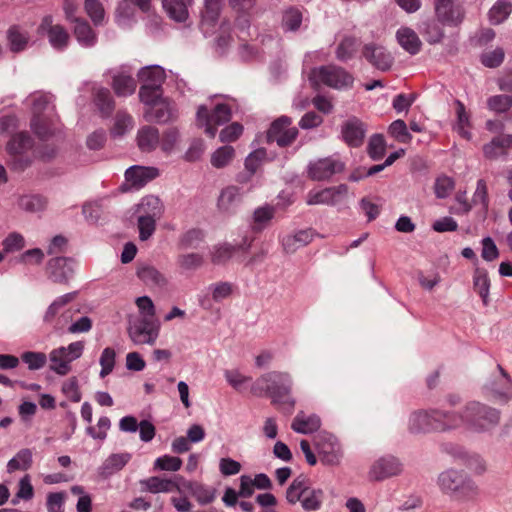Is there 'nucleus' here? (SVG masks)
Listing matches in <instances>:
<instances>
[{"instance_id": "f257e3e1", "label": "nucleus", "mask_w": 512, "mask_h": 512, "mask_svg": "<svg viewBox=\"0 0 512 512\" xmlns=\"http://www.w3.org/2000/svg\"><path fill=\"white\" fill-rule=\"evenodd\" d=\"M293 381L286 372L270 371L259 378L251 386L254 396H268L272 404L286 414H291L295 407V400L291 396Z\"/></svg>"}, {"instance_id": "f03ea898", "label": "nucleus", "mask_w": 512, "mask_h": 512, "mask_svg": "<svg viewBox=\"0 0 512 512\" xmlns=\"http://www.w3.org/2000/svg\"><path fill=\"white\" fill-rule=\"evenodd\" d=\"M452 429L464 425L468 430L483 433L494 429L500 422V411L479 401H470L460 414L450 413Z\"/></svg>"}, {"instance_id": "7ed1b4c3", "label": "nucleus", "mask_w": 512, "mask_h": 512, "mask_svg": "<svg viewBox=\"0 0 512 512\" xmlns=\"http://www.w3.org/2000/svg\"><path fill=\"white\" fill-rule=\"evenodd\" d=\"M438 485L444 494L462 503L476 501L480 495L476 481L463 470L451 468L441 472Z\"/></svg>"}, {"instance_id": "20e7f679", "label": "nucleus", "mask_w": 512, "mask_h": 512, "mask_svg": "<svg viewBox=\"0 0 512 512\" xmlns=\"http://www.w3.org/2000/svg\"><path fill=\"white\" fill-rule=\"evenodd\" d=\"M10 155V167L15 171H23L36 158L33 139L27 132L15 134L7 144Z\"/></svg>"}, {"instance_id": "39448f33", "label": "nucleus", "mask_w": 512, "mask_h": 512, "mask_svg": "<svg viewBox=\"0 0 512 512\" xmlns=\"http://www.w3.org/2000/svg\"><path fill=\"white\" fill-rule=\"evenodd\" d=\"M450 416L449 412L441 410L414 412L409 418V430L412 433H426L452 429Z\"/></svg>"}, {"instance_id": "423d86ee", "label": "nucleus", "mask_w": 512, "mask_h": 512, "mask_svg": "<svg viewBox=\"0 0 512 512\" xmlns=\"http://www.w3.org/2000/svg\"><path fill=\"white\" fill-rule=\"evenodd\" d=\"M33 118L31 128L42 140H46L56 131V122L44 112L48 109L51 96L44 93H35L31 96Z\"/></svg>"}, {"instance_id": "0eeeda50", "label": "nucleus", "mask_w": 512, "mask_h": 512, "mask_svg": "<svg viewBox=\"0 0 512 512\" xmlns=\"http://www.w3.org/2000/svg\"><path fill=\"white\" fill-rule=\"evenodd\" d=\"M310 79L315 84H323L334 89L351 87L354 81L350 73L336 65L314 68L310 73Z\"/></svg>"}, {"instance_id": "6e6552de", "label": "nucleus", "mask_w": 512, "mask_h": 512, "mask_svg": "<svg viewBox=\"0 0 512 512\" xmlns=\"http://www.w3.org/2000/svg\"><path fill=\"white\" fill-rule=\"evenodd\" d=\"M83 349L84 344L81 341L53 349L49 354L50 369L58 375H67L71 371V362L81 357Z\"/></svg>"}, {"instance_id": "1a4fd4ad", "label": "nucleus", "mask_w": 512, "mask_h": 512, "mask_svg": "<svg viewBox=\"0 0 512 512\" xmlns=\"http://www.w3.org/2000/svg\"><path fill=\"white\" fill-rule=\"evenodd\" d=\"M230 119L231 109L227 104H217L211 112L204 105L199 106L197 110V123L205 128V133L210 138L215 137L218 126L227 123Z\"/></svg>"}, {"instance_id": "9d476101", "label": "nucleus", "mask_w": 512, "mask_h": 512, "mask_svg": "<svg viewBox=\"0 0 512 512\" xmlns=\"http://www.w3.org/2000/svg\"><path fill=\"white\" fill-rule=\"evenodd\" d=\"M315 446L323 464L334 466L340 463L341 446L334 435L326 432L319 433L315 438Z\"/></svg>"}, {"instance_id": "9b49d317", "label": "nucleus", "mask_w": 512, "mask_h": 512, "mask_svg": "<svg viewBox=\"0 0 512 512\" xmlns=\"http://www.w3.org/2000/svg\"><path fill=\"white\" fill-rule=\"evenodd\" d=\"M437 20L447 26L457 27L465 18L463 5L455 0H433Z\"/></svg>"}, {"instance_id": "f8f14e48", "label": "nucleus", "mask_w": 512, "mask_h": 512, "mask_svg": "<svg viewBox=\"0 0 512 512\" xmlns=\"http://www.w3.org/2000/svg\"><path fill=\"white\" fill-rule=\"evenodd\" d=\"M292 120L287 116H281L272 122L268 132L267 141L276 142L279 147L290 146L298 136V129L292 127Z\"/></svg>"}, {"instance_id": "ddd939ff", "label": "nucleus", "mask_w": 512, "mask_h": 512, "mask_svg": "<svg viewBox=\"0 0 512 512\" xmlns=\"http://www.w3.org/2000/svg\"><path fill=\"white\" fill-rule=\"evenodd\" d=\"M500 375L488 381L484 387V394L495 401L507 402L511 398L512 379L507 371L500 365H497Z\"/></svg>"}, {"instance_id": "4468645a", "label": "nucleus", "mask_w": 512, "mask_h": 512, "mask_svg": "<svg viewBox=\"0 0 512 512\" xmlns=\"http://www.w3.org/2000/svg\"><path fill=\"white\" fill-rule=\"evenodd\" d=\"M130 339L135 344H154L158 337L155 321L137 319L128 328Z\"/></svg>"}, {"instance_id": "2eb2a0df", "label": "nucleus", "mask_w": 512, "mask_h": 512, "mask_svg": "<svg viewBox=\"0 0 512 512\" xmlns=\"http://www.w3.org/2000/svg\"><path fill=\"white\" fill-rule=\"evenodd\" d=\"M76 296V293H67L55 299L52 304L48 307L45 315L44 321L48 324H52L53 327L57 330L62 329L64 325L67 323L70 318V311H66L60 315V317L56 318V316L60 313V310L69 302H71Z\"/></svg>"}, {"instance_id": "dca6fc26", "label": "nucleus", "mask_w": 512, "mask_h": 512, "mask_svg": "<svg viewBox=\"0 0 512 512\" xmlns=\"http://www.w3.org/2000/svg\"><path fill=\"white\" fill-rule=\"evenodd\" d=\"M348 193V187L341 184L337 187L325 188L321 191H310L307 195L308 205L326 204L335 205L340 202Z\"/></svg>"}, {"instance_id": "f3484780", "label": "nucleus", "mask_w": 512, "mask_h": 512, "mask_svg": "<svg viewBox=\"0 0 512 512\" xmlns=\"http://www.w3.org/2000/svg\"><path fill=\"white\" fill-rule=\"evenodd\" d=\"M341 135L344 142L350 147H360L365 139L366 126L357 117L353 116L343 122Z\"/></svg>"}, {"instance_id": "a211bd4d", "label": "nucleus", "mask_w": 512, "mask_h": 512, "mask_svg": "<svg viewBox=\"0 0 512 512\" xmlns=\"http://www.w3.org/2000/svg\"><path fill=\"white\" fill-rule=\"evenodd\" d=\"M344 165L333 158H323L309 165V177L316 181L329 179L343 170Z\"/></svg>"}, {"instance_id": "6ab92c4d", "label": "nucleus", "mask_w": 512, "mask_h": 512, "mask_svg": "<svg viewBox=\"0 0 512 512\" xmlns=\"http://www.w3.org/2000/svg\"><path fill=\"white\" fill-rule=\"evenodd\" d=\"M445 449L454 458L461 460L475 474L481 475L487 470L486 461L481 455L466 452L463 448L454 445H447Z\"/></svg>"}, {"instance_id": "aec40b11", "label": "nucleus", "mask_w": 512, "mask_h": 512, "mask_svg": "<svg viewBox=\"0 0 512 512\" xmlns=\"http://www.w3.org/2000/svg\"><path fill=\"white\" fill-rule=\"evenodd\" d=\"M362 53L371 65L381 71H388L393 64L392 55L382 46L366 44Z\"/></svg>"}, {"instance_id": "412c9836", "label": "nucleus", "mask_w": 512, "mask_h": 512, "mask_svg": "<svg viewBox=\"0 0 512 512\" xmlns=\"http://www.w3.org/2000/svg\"><path fill=\"white\" fill-rule=\"evenodd\" d=\"M70 259L66 257H55L47 264V274L54 283H67L72 276L73 270L69 265Z\"/></svg>"}, {"instance_id": "4be33fe9", "label": "nucleus", "mask_w": 512, "mask_h": 512, "mask_svg": "<svg viewBox=\"0 0 512 512\" xmlns=\"http://www.w3.org/2000/svg\"><path fill=\"white\" fill-rule=\"evenodd\" d=\"M401 469V463L395 457L385 456L373 464L370 475L375 480H383L399 474Z\"/></svg>"}, {"instance_id": "5701e85b", "label": "nucleus", "mask_w": 512, "mask_h": 512, "mask_svg": "<svg viewBox=\"0 0 512 512\" xmlns=\"http://www.w3.org/2000/svg\"><path fill=\"white\" fill-rule=\"evenodd\" d=\"M159 176V170L155 167L132 166L125 172L126 181L133 187L141 188L148 182Z\"/></svg>"}, {"instance_id": "b1692460", "label": "nucleus", "mask_w": 512, "mask_h": 512, "mask_svg": "<svg viewBox=\"0 0 512 512\" xmlns=\"http://www.w3.org/2000/svg\"><path fill=\"white\" fill-rule=\"evenodd\" d=\"M73 33L80 45L84 47H92L97 42V34L90 24L84 18L74 19Z\"/></svg>"}, {"instance_id": "393cba45", "label": "nucleus", "mask_w": 512, "mask_h": 512, "mask_svg": "<svg viewBox=\"0 0 512 512\" xmlns=\"http://www.w3.org/2000/svg\"><path fill=\"white\" fill-rule=\"evenodd\" d=\"M512 148V135L503 134L494 137L489 143L483 146V154L488 159H496L506 154L507 149Z\"/></svg>"}, {"instance_id": "a878e982", "label": "nucleus", "mask_w": 512, "mask_h": 512, "mask_svg": "<svg viewBox=\"0 0 512 512\" xmlns=\"http://www.w3.org/2000/svg\"><path fill=\"white\" fill-rule=\"evenodd\" d=\"M138 278L147 286L164 287L167 278L157 268L149 264H140L137 268Z\"/></svg>"}, {"instance_id": "bb28decb", "label": "nucleus", "mask_w": 512, "mask_h": 512, "mask_svg": "<svg viewBox=\"0 0 512 512\" xmlns=\"http://www.w3.org/2000/svg\"><path fill=\"white\" fill-rule=\"evenodd\" d=\"M321 426L319 416L315 414L307 415L300 411L292 421L291 428L301 434H310L317 431Z\"/></svg>"}, {"instance_id": "cd10ccee", "label": "nucleus", "mask_w": 512, "mask_h": 512, "mask_svg": "<svg viewBox=\"0 0 512 512\" xmlns=\"http://www.w3.org/2000/svg\"><path fill=\"white\" fill-rule=\"evenodd\" d=\"M142 491H147L153 494L160 492H171L174 489H179L178 485L171 479H164L158 476H152L147 479L140 480L139 482Z\"/></svg>"}, {"instance_id": "c85d7f7f", "label": "nucleus", "mask_w": 512, "mask_h": 512, "mask_svg": "<svg viewBox=\"0 0 512 512\" xmlns=\"http://www.w3.org/2000/svg\"><path fill=\"white\" fill-rule=\"evenodd\" d=\"M313 239L312 231L300 230L293 235H287L281 240L283 249L286 253L292 254L299 248L309 244Z\"/></svg>"}, {"instance_id": "c756f323", "label": "nucleus", "mask_w": 512, "mask_h": 512, "mask_svg": "<svg viewBox=\"0 0 512 512\" xmlns=\"http://www.w3.org/2000/svg\"><path fill=\"white\" fill-rule=\"evenodd\" d=\"M30 36L27 30L18 26L12 25L7 30V40L9 48L14 53H19L26 49Z\"/></svg>"}, {"instance_id": "7c9ffc66", "label": "nucleus", "mask_w": 512, "mask_h": 512, "mask_svg": "<svg viewBox=\"0 0 512 512\" xmlns=\"http://www.w3.org/2000/svg\"><path fill=\"white\" fill-rule=\"evenodd\" d=\"M137 142L141 151H153L160 144L159 131L153 126L142 127L137 134Z\"/></svg>"}, {"instance_id": "2f4dec72", "label": "nucleus", "mask_w": 512, "mask_h": 512, "mask_svg": "<svg viewBox=\"0 0 512 512\" xmlns=\"http://www.w3.org/2000/svg\"><path fill=\"white\" fill-rule=\"evenodd\" d=\"M135 79L126 72H119L113 76L112 87L119 97L132 95L136 90Z\"/></svg>"}, {"instance_id": "473e14b6", "label": "nucleus", "mask_w": 512, "mask_h": 512, "mask_svg": "<svg viewBox=\"0 0 512 512\" xmlns=\"http://www.w3.org/2000/svg\"><path fill=\"white\" fill-rule=\"evenodd\" d=\"M192 0H162L163 8L168 16L177 21L184 22L188 17V6Z\"/></svg>"}, {"instance_id": "72a5a7b5", "label": "nucleus", "mask_w": 512, "mask_h": 512, "mask_svg": "<svg viewBox=\"0 0 512 512\" xmlns=\"http://www.w3.org/2000/svg\"><path fill=\"white\" fill-rule=\"evenodd\" d=\"M137 212L139 216L158 219L163 212V205L157 196L148 195L142 198L138 205Z\"/></svg>"}, {"instance_id": "f704fd0d", "label": "nucleus", "mask_w": 512, "mask_h": 512, "mask_svg": "<svg viewBox=\"0 0 512 512\" xmlns=\"http://www.w3.org/2000/svg\"><path fill=\"white\" fill-rule=\"evenodd\" d=\"M396 36L400 46L410 54L415 55L420 51L421 41L412 29L400 28Z\"/></svg>"}, {"instance_id": "c9c22d12", "label": "nucleus", "mask_w": 512, "mask_h": 512, "mask_svg": "<svg viewBox=\"0 0 512 512\" xmlns=\"http://www.w3.org/2000/svg\"><path fill=\"white\" fill-rule=\"evenodd\" d=\"M131 459L129 453L111 454L102 464L100 470L101 475L108 477L120 471Z\"/></svg>"}, {"instance_id": "e433bc0d", "label": "nucleus", "mask_w": 512, "mask_h": 512, "mask_svg": "<svg viewBox=\"0 0 512 512\" xmlns=\"http://www.w3.org/2000/svg\"><path fill=\"white\" fill-rule=\"evenodd\" d=\"M171 109L169 104L164 101H156L155 104L147 107L145 110V119L148 122L156 121L158 123H165L171 118Z\"/></svg>"}, {"instance_id": "4c0bfd02", "label": "nucleus", "mask_w": 512, "mask_h": 512, "mask_svg": "<svg viewBox=\"0 0 512 512\" xmlns=\"http://www.w3.org/2000/svg\"><path fill=\"white\" fill-rule=\"evenodd\" d=\"M474 291L481 297L485 306L489 303L490 279L485 269L477 268L473 275Z\"/></svg>"}, {"instance_id": "58836bf2", "label": "nucleus", "mask_w": 512, "mask_h": 512, "mask_svg": "<svg viewBox=\"0 0 512 512\" xmlns=\"http://www.w3.org/2000/svg\"><path fill=\"white\" fill-rule=\"evenodd\" d=\"M142 85L161 86L165 80V71L160 66H149L142 68L138 73Z\"/></svg>"}, {"instance_id": "ea45409f", "label": "nucleus", "mask_w": 512, "mask_h": 512, "mask_svg": "<svg viewBox=\"0 0 512 512\" xmlns=\"http://www.w3.org/2000/svg\"><path fill=\"white\" fill-rule=\"evenodd\" d=\"M275 214V209L271 206H263L258 207L253 213V221L251 224V229L255 233L261 232L265 229L269 222L273 219Z\"/></svg>"}, {"instance_id": "a19ab883", "label": "nucleus", "mask_w": 512, "mask_h": 512, "mask_svg": "<svg viewBox=\"0 0 512 512\" xmlns=\"http://www.w3.org/2000/svg\"><path fill=\"white\" fill-rule=\"evenodd\" d=\"M94 103L103 117L110 116L115 107L111 93L106 88H99L96 90Z\"/></svg>"}, {"instance_id": "79ce46f5", "label": "nucleus", "mask_w": 512, "mask_h": 512, "mask_svg": "<svg viewBox=\"0 0 512 512\" xmlns=\"http://www.w3.org/2000/svg\"><path fill=\"white\" fill-rule=\"evenodd\" d=\"M47 36L51 46L58 51L66 49L70 41L68 31L60 24H56Z\"/></svg>"}, {"instance_id": "37998d69", "label": "nucleus", "mask_w": 512, "mask_h": 512, "mask_svg": "<svg viewBox=\"0 0 512 512\" xmlns=\"http://www.w3.org/2000/svg\"><path fill=\"white\" fill-rule=\"evenodd\" d=\"M224 0H205V8L202 12V24L214 26L217 22Z\"/></svg>"}, {"instance_id": "c03bdc74", "label": "nucleus", "mask_w": 512, "mask_h": 512, "mask_svg": "<svg viewBox=\"0 0 512 512\" xmlns=\"http://www.w3.org/2000/svg\"><path fill=\"white\" fill-rule=\"evenodd\" d=\"M32 465V452L30 449H21L7 464L9 472L27 470Z\"/></svg>"}, {"instance_id": "a18cd8bd", "label": "nucleus", "mask_w": 512, "mask_h": 512, "mask_svg": "<svg viewBox=\"0 0 512 512\" xmlns=\"http://www.w3.org/2000/svg\"><path fill=\"white\" fill-rule=\"evenodd\" d=\"M307 481L304 477L295 478L286 491V499L290 504H296L302 501L303 495L307 488Z\"/></svg>"}, {"instance_id": "49530a36", "label": "nucleus", "mask_w": 512, "mask_h": 512, "mask_svg": "<svg viewBox=\"0 0 512 512\" xmlns=\"http://www.w3.org/2000/svg\"><path fill=\"white\" fill-rule=\"evenodd\" d=\"M323 501V491L321 489H314L307 486L305 495H303L301 504L306 511L318 510Z\"/></svg>"}, {"instance_id": "de8ad7c7", "label": "nucleus", "mask_w": 512, "mask_h": 512, "mask_svg": "<svg viewBox=\"0 0 512 512\" xmlns=\"http://www.w3.org/2000/svg\"><path fill=\"white\" fill-rule=\"evenodd\" d=\"M240 193L239 188L235 186H229L222 190L219 199H218V207L220 210L229 212L232 206L239 202Z\"/></svg>"}, {"instance_id": "09e8293b", "label": "nucleus", "mask_w": 512, "mask_h": 512, "mask_svg": "<svg viewBox=\"0 0 512 512\" xmlns=\"http://www.w3.org/2000/svg\"><path fill=\"white\" fill-rule=\"evenodd\" d=\"M84 9L95 26H100L104 22L105 10L99 0H85Z\"/></svg>"}, {"instance_id": "8fccbe9b", "label": "nucleus", "mask_w": 512, "mask_h": 512, "mask_svg": "<svg viewBox=\"0 0 512 512\" xmlns=\"http://www.w3.org/2000/svg\"><path fill=\"white\" fill-rule=\"evenodd\" d=\"M512 12V4L506 0L497 1L489 11V18L492 23L500 24Z\"/></svg>"}, {"instance_id": "3c124183", "label": "nucleus", "mask_w": 512, "mask_h": 512, "mask_svg": "<svg viewBox=\"0 0 512 512\" xmlns=\"http://www.w3.org/2000/svg\"><path fill=\"white\" fill-rule=\"evenodd\" d=\"M359 43L357 39L352 37L344 38L338 45L336 50V57L340 61H347L354 57Z\"/></svg>"}, {"instance_id": "603ef678", "label": "nucleus", "mask_w": 512, "mask_h": 512, "mask_svg": "<svg viewBox=\"0 0 512 512\" xmlns=\"http://www.w3.org/2000/svg\"><path fill=\"white\" fill-rule=\"evenodd\" d=\"M203 240V231L193 228L181 235L178 245L182 249H196Z\"/></svg>"}, {"instance_id": "864d4df0", "label": "nucleus", "mask_w": 512, "mask_h": 512, "mask_svg": "<svg viewBox=\"0 0 512 512\" xmlns=\"http://www.w3.org/2000/svg\"><path fill=\"white\" fill-rule=\"evenodd\" d=\"M487 107L495 113H506L512 107V96L499 94L487 99Z\"/></svg>"}, {"instance_id": "5fc2aeb1", "label": "nucleus", "mask_w": 512, "mask_h": 512, "mask_svg": "<svg viewBox=\"0 0 512 512\" xmlns=\"http://www.w3.org/2000/svg\"><path fill=\"white\" fill-rule=\"evenodd\" d=\"M162 93L163 90L161 86L141 85L139 97L141 102H143L147 107H150L151 105L155 104L156 101L163 100L161 98Z\"/></svg>"}, {"instance_id": "6e6d98bb", "label": "nucleus", "mask_w": 512, "mask_h": 512, "mask_svg": "<svg viewBox=\"0 0 512 512\" xmlns=\"http://www.w3.org/2000/svg\"><path fill=\"white\" fill-rule=\"evenodd\" d=\"M236 252V247L228 243L215 246L211 252V261L219 265L226 263Z\"/></svg>"}, {"instance_id": "4d7b16f0", "label": "nucleus", "mask_w": 512, "mask_h": 512, "mask_svg": "<svg viewBox=\"0 0 512 512\" xmlns=\"http://www.w3.org/2000/svg\"><path fill=\"white\" fill-rule=\"evenodd\" d=\"M234 153L233 147L222 146L212 154L211 164L216 168H223L234 158Z\"/></svg>"}, {"instance_id": "13d9d810", "label": "nucleus", "mask_w": 512, "mask_h": 512, "mask_svg": "<svg viewBox=\"0 0 512 512\" xmlns=\"http://www.w3.org/2000/svg\"><path fill=\"white\" fill-rule=\"evenodd\" d=\"M442 23L437 21H429L425 23L424 37L430 44H436L442 41L444 38V30Z\"/></svg>"}, {"instance_id": "bf43d9fd", "label": "nucleus", "mask_w": 512, "mask_h": 512, "mask_svg": "<svg viewBox=\"0 0 512 512\" xmlns=\"http://www.w3.org/2000/svg\"><path fill=\"white\" fill-rule=\"evenodd\" d=\"M21 360L28 365L30 370H39L46 365L47 356L43 352L27 351L22 353Z\"/></svg>"}, {"instance_id": "052dcab7", "label": "nucleus", "mask_w": 512, "mask_h": 512, "mask_svg": "<svg viewBox=\"0 0 512 512\" xmlns=\"http://www.w3.org/2000/svg\"><path fill=\"white\" fill-rule=\"evenodd\" d=\"M133 118L126 112L118 111L115 117V123L111 129V133L115 136H122L132 127Z\"/></svg>"}, {"instance_id": "680f3d73", "label": "nucleus", "mask_w": 512, "mask_h": 512, "mask_svg": "<svg viewBox=\"0 0 512 512\" xmlns=\"http://www.w3.org/2000/svg\"><path fill=\"white\" fill-rule=\"evenodd\" d=\"M389 133L401 143H408L412 139L411 134L407 130L406 123L401 119L395 120L390 124Z\"/></svg>"}, {"instance_id": "e2e57ef3", "label": "nucleus", "mask_w": 512, "mask_h": 512, "mask_svg": "<svg viewBox=\"0 0 512 512\" xmlns=\"http://www.w3.org/2000/svg\"><path fill=\"white\" fill-rule=\"evenodd\" d=\"M115 357L116 353L113 348L107 347L103 350L99 360L101 365L100 377L104 378L113 371Z\"/></svg>"}, {"instance_id": "0e129e2a", "label": "nucleus", "mask_w": 512, "mask_h": 512, "mask_svg": "<svg viewBox=\"0 0 512 512\" xmlns=\"http://www.w3.org/2000/svg\"><path fill=\"white\" fill-rule=\"evenodd\" d=\"M182 466V460L176 456L164 455L154 462V468L164 471H178Z\"/></svg>"}, {"instance_id": "69168bd1", "label": "nucleus", "mask_w": 512, "mask_h": 512, "mask_svg": "<svg viewBox=\"0 0 512 512\" xmlns=\"http://www.w3.org/2000/svg\"><path fill=\"white\" fill-rule=\"evenodd\" d=\"M385 153V140L382 135L374 134L368 144V154L373 160H379Z\"/></svg>"}, {"instance_id": "338daca9", "label": "nucleus", "mask_w": 512, "mask_h": 512, "mask_svg": "<svg viewBox=\"0 0 512 512\" xmlns=\"http://www.w3.org/2000/svg\"><path fill=\"white\" fill-rule=\"evenodd\" d=\"M203 263V258L198 253L181 254L177 257V264L184 270H195Z\"/></svg>"}, {"instance_id": "774afa93", "label": "nucleus", "mask_w": 512, "mask_h": 512, "mask_svg": "<svg viewBox=\"0 0 512 512\" xmlns=\"http://www.w3.org/2000/svg\"><path fill=\"white\" fill-rule=\"evenodd\" d=\"M46 200L38 195L23 196L20 198L19 206L28 212H38L44 209Z\"/></svg>"}]
</instances>
